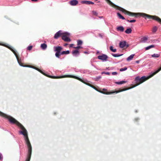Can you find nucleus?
Returning <instances> with one entry per match:
<instances>
[{
	"mask_svg": "<svg viewBox=\"0 0 161 161\" xmlns=\"http://www.w3.org/2000/svg\"><path fill=\"white\" fill-rule=\"evenodd\" d=\"M124 29L122 26H119L117 28V30L118 31H120L123 32L124 31Z\"/></svg>",
	"mask_w": 161,
	"mask_h": 161,
	"instance_id": "a211bd4d",
	"label": "nucleus"
},
{
	"mask_svg": "<svg viewBox=\"0 0 161 161\" xmlns=\"http://www.w3.org/2000/svg\"><path fill=\"white\" fill-rule=\"evenodd\" d=\"M73 45H74L73 44H70L69 45V47H73Z\"/></svg>",
	"mask_w": 161,
	"mask_h": 161,
	"instance_id": "a18cd8bd",
	"label": "nucleus"
},
{
	"mask_svg": "<svg viewBox=\"0 0 161 161\" xmlns=\"http://www.w3.org/2000/svg\"><path fill=\"white\" fill-rule=\"evenodd\" d=\"M110 50L113 52H115L116 51V49H113V47L112 46L110 47Z\"/></svg>",
	"mask_w": 161,
	"mask_h": 161,
	"instance_id": "2f4dec72",
	"label": "nucleus"
},
{
	"mask_svg": "<svg viewBox=\"0 0 161 161\" xmlns=\"http://www.w3.org/2000/svg\"><path fill=\"white\" fill-rule=\"evenodd\" d=\"M69 53V50H67V51H64L61 52V55L64 54H68Z\"/></svg>",
	"mask_w": 161,
	"mask_h": 161,
	"instance_id": "393cba45",
	"label": "nucleus"
},
{
	"mask_svg": "<svg viewBox=\"0 0 161 161\" xmlns=\"http://www.w3.org/2000/svg\"><path fill=\"white\" fill-rule=\"evenodd\" d=\"M101 77L100 76H99L97 78H96V79L95 80H97L101 78Z\"/></svg>",
	"mask_w": 161,
	"mask_h": 161,
	"instance_id": "c03bdc74",
	"label": "nucleus"
},
{
	"mask_svg": "<svg viewBox=\"0 0 161 161\" xmlns=\"http://www.w3.org/2000/svg\"><path fill=\"white\" fill-rule=\"evenodd\" d=\"M32 48V46H30L27 47V49L29 50H31Z\"/></svg>",
	"mask_w": 161,
	"mask_h": 161,
	"instance_id": "4c0bfd02",
	"label": "nucleus"
},
{
	"mask_svg": "<svg viewBox=\"0 0 161 161\" xmlns=\"http://www.w3.org/2000/svg\"><path fill=\"white\" fill-rule=\"evenodd\" d=\"M41 47L43 50H45L47 47V45L45 43H42L41 44Z\"/></svg>",
	"mask_w": 161,
	"mask_h": 161,
	"instance_id": "6ab92c4d",
	"label": "nucleus"
},
{
	"mask_svg": "<svg viewBox=\"0 0 161 161\" xmlns=\"http://www.w3.org/2000/svg\"><path fill=\"white\" fill-rule=\"evenodd\" d=\"M126 82V81H118L115 82L116 84L118 85H121L123 84H124Z\"/></svg>",
	"mask_w": 161,
	"mask_h": 161,
	"instance_id": "a878e982",
	"label": "nucleus"
},
{
	"mask_svg": "<svg viewBox=\"0 0 161 161\" xmlns=\"http://www.w3.org/2000/svg\"><path fill=\"white\" fill-rule=\"evenodd\" d=\"M100 91H101V90H100ZM102 91H103L104 92H107V89H105V88L103 89Z\"/></svg>",
	"mask_w": 161,
	"mask_h": 161,
	"instance_id": "e433bc0d",
	"label": "nucleus"
},
{
	"mask_svg": "<svg viewBox=\"0 0 161 161\" xmlns=\"http://www.w3.org/2000/svg\"><path fill=\"white\" fill-rule=\"evenodd\" d=\"M127 21L130 23H133V22H135L136 21V20L135 19H133V20H129L127 19Z\"/></svg>",
	"mask_w": 161,
	"mask_h": 161,
	"instance_id": "c9c22d12",
	"label": "nucleus"
},
{
	"mask_svg": "<svg viewBox=\"0 0 161 161\" xmlns=\"http://www.w3.org/2000/svg\"><path fill=\"white\" fill-rule=\"evenodd\" d=\"M97 58L103 61H106L108 58V57L106 55L103 54L102 55L98 56Z\"/></svg>",
	"mask_w": 161,
	"mask_h": 161,
	"instance_id": "0eeeda50",
	"label": "nucleus"
},
{
	"mask_svg": "<svg viewBox=\"0 0 161 161\" xmlns=\"http://www.w3.org/2000/svg\"><path fill=\"white\" fill-rule=\"evenodd\" d=\"M2 159V157L1 154L0 153V160H1Z\"/></svg>",
	"mask_w": 161,
	"mask_h": 161,
	"instance_id": "de8ad7c7",
	"label": "nucleus"
},
{
	"mask_svg": "<svg viewBox=\"0 0 161 161\" xmlns=\"http://www.w3.org/2000/svg\"><path fill=\"white\" fill-rule=\"evenodd\" d=\"M61 53H58V52H56V53H55V56L58 58H59V57L60 56V55H61Z\"/></svg>",
	"mask_w": 161,
	"mask_h": 161,
	"instance_id": "473e14b6",
	"label": "nucleus"
},
{
	"mask_svg": "<svg viewBox=\"0 0 161 161\" xmlns=\"http://www.w3.org/2000/svg\"><path fill=\"white\" fill-rule=\"evenodd\" d=\"M151 75H150L149 77H146L145 76H143L141 77V78H140L139 76H137L136 77L135 80V83L136 84L135 85H134L132 87H130L127 88H125L123 89H120L118 91H117V92H122L124 91H126L129 89H130L132 88H134L136 86H138L140 84H141V83H142L147 79H148L149 78H151V77H150V76Z\"/></svg>",
	"mask_w": 161,
	"mask_h": 161,
	"instance_id": "7ed1b4c3",
	"label": "nucleus"
},
{
	"mask_svg": "<svg viewBox=\"0 0 161 161\" xmlns=\"http://www.w3.org/2000/svg\"><path fill=\"white\" fill-rule=\"evenodd\" d=\"M61 31H58L55 34L54 38L56 39H58L61 35H63V33Z\"/></svg>",
	"mask_w": 161,
	"mask_h": 161,
	"instance_id": "6e6552de",
	"label": "nucleus"
},
{
	"mask_svg": "<svg viewBox=\"0 0 161 161\" xmlns=\"http://www.w3.org/2000/svg\"><path fill=\"white\" fill-rule=\"evenodd\" d=\"M139 120V118H135V119H134V120H135V121H138Z\"/></svg>",
	"mask_w": 161,
	"mask_h": 161,
	"instance_id": "37998d69",
	"label": "nucleus"
},
{
	"mask_svg": "<svg viewBox=\"0 0 161 161\" xmlns=\"http://www.w3.org/2000/svg\"><path fill=\"white\" fill-rule=\"evenodd\" d=\"M92 13H93V14H94V15H97V12L95 11H92Z\"/></svg>",
	"mask_w": 161,
	"mask_h": 161,
	"instance_id": "79ce46f5",
	"label": "nucleus"
},
{
	"mask_svg": "<svg viewBox=\"0 0 161 161\" xmlns=\"http://www.w3.org/2000/svg\"><path fill=\"white\" fill-rule=\"evenodd\" d=\"M82 43V42L80 40H78L77 41V45H81Z\"/></svg>",
	"mask_w": 161,
	"mask_h": 161,
	"instance_id": "72a5a7b5",
	"label": "nucleus"
},
{
	"mask_svg": "<svg viewBox=\"0 0 161 161\" xmlns=\"http://www.w3.org/2000/svg\"><path fill=\"white\" fill-rule=\"evenodd\" d=\"M54 49L55 51L59 53H61V51L62 49V47L60 46L54 47Z\"/></svg>",
	"mask_w": 161,
	"mask_h": 161,
	"instance_id": "4468645a",
	"label": "nucleus"
},
{
	"mask_svg": "<svg viewBox=\"0 0 161 161\" xmlns=\"http://www.w3.org/2000/svg\"><path fill=\"white\" fill-rule=\"evenodd\" d=\"M131 32L132 30L130 28L127 29L125 31V32L126 33L128 34L131 33Z\"/></svg>",
	"mask_w": 161,
	"mask_h": 161,
	"instance_id": "5701e85b",
	"label": "nucleus"
},
{
	"mask_svg": "<svg viewBox=\"0 0 161 161\" xmlns=\"http://www.w3.org/2000/svg\"><path fill=\"white\" fill-rule=\"evenodd\" d=\"M70 35V34L68 32L64 33L62 36V38L65 42H69L71 41L69 37Z\"/></svg>",
	"mask_w": 161,
	"mask_h": 161,
	"instance_id": "39448f33",
	"label": "nucleus"
},
{
	"mask_svg": "<svg viewBox=\"0 0 161 161\" xmlns=\"http://www.w3.org/2000/svg\"><path fill=\"white\" fill-rule=\"evenodd\" d=\"M105 1L109 5H110L112 7L115 8L117 7V5L113 3L110 0H105Z\"/></svg>",
	"mask_w": 161,
	"mask_h": 161,
	"instance_id": "f8f14e48",
	"label": "nucleus"
},
{
	"mask_svg": "<svg viewBox=\"0 0 161 161\" xmlns=\"http://www.w3.org/2000/svg\"><path fill=\"white\" fill-rule=\"evenodd\" d=\"M74 78H75V79L78 80H80V81H81V82H82V83L87 85L90 86L91 87V86H92V85L90 84V83H86L85 82V81H84L81 79L80 78L77 77H76V76H74Z\"/></svg>",
	"mask_w": 161,
	"mask_h": 161,
	"instance_id": "9b49d317",
	"label": "nucleus"
},
{
	"mask_svg": "<svg viewBox=\"0 0 161 161\" xmlns=\"http://www.w3.org/2000/svg\"><path fill=\"white\" fill-rule=\"evenodd\" d=\"M74 78H75V79L78 80H80V81H81V82H82V83L87 85L90 86L91 87V86H92V85L90 84V83H86L85 82V81H84L81 79L80 78L77 77H76V76H74Z\"/></svg>",
	"mask_w": 161,
	"mask_h": 161,
	"instance_id": "9d476101",
	"label": "nucleus"
},
{
	"mask_svg": "<svg viewBox=\"0 0 161 161\" xmlns=\"http://www.w3.org/2000/svg\"><path fill=\"white\" fill-rule=\"evenodd\" d=\"M147 37H142L141 40V42H145L147 41Z\"/></svg>",
	"mask_w": 161,
	"mask_h": 161,
	"instance_id": "b1692460",
	"label": "nucleus"
},
{
	"mask_svg": "<svg viewBox=\"0 0 161 161\" xmlns=\"http://www.w3.org/2000/svg\"><path fill=\"white\" fill-rule=\"evenodd\" d=\"M78 3V1L76 0H73L69 2V3L71 6L76 5Z\"/></svg>",
	"mask_w": 161,
	"mask_h": 161,
	"instance_id": "ddd939ff",
	"label": "nucleus"
},
{
	"mask_svg": "<svg viewBox=\"0 0 161 161\" xmlns=\"http://www.w3.org/2000/svg\"><path fill=\"white\" fill-rule=\"evenodd\" d=\"M8 48L10 49L14 54L15 56L18 63L20 65L23 67H32L30 65H24L23 63H22L21 60L19 58V55L16 53V51L14 49L12 48L11 47H8Z\"/></svg>",
	"mask_w": 161,
	"mask_h": 161,
	"instance_id": "20e7f679",
	"label": "nucleus"
},
{
	"mask_svg": "<svg viewBox=\"0 0 161 161\" xmlns=\"http://www.w3.org/2000/svg\"><path fill=\"white\" fill-rule=\"evenodd\" d=\"M102 74H105L107 75H109L110 74L109 72H104L102 73Z\"/></svg>",
	"mask_w": 161,
	"mask_h": 161,
	"instance_id": "ea45409f",
	"label": "nucleus"
},
{
	"mask_svg": "<svg viewBox=\"0 0 161 161\" xmlns=\"http://www.w3.org/2000/svg\"><path fill=\"white\" fill-rule=\"evenodd\" d=\"M68 45V44L67 43H65L64 44V46H66L67 45Z\"/></svg>",
	"mask_w": 161,
	"mask_h": 161,
	"instance_id": "8fccbe9b",
	"label": "nucleus"
},
{
	"mask_svg": "<svg viewBox=\"0 0 161 161\" xmlns=\"http://www.w3.org/2000/svg\"><path fill=\"white\" fill-rule=\"evenodd\" d=\"M73 48H74L76 49H79L80 48H81V47L79 46H77L76 47H74Z\"/></svg>",
	"mask_w": 161,
	"mask_h": 161,
	"instance_id": "58836bf2",
	"label": "nucleus"
},
{
	"mask_svg": "<svg viewBox=\"0 0 161 161\" xmlns=\"http://www.w3.org/2000/svg\"><path fill=\"white\" fill-rule=\"evenodd\" d=\"M91 87L92 88H93L94 89L97 91L103 94H104L108 95V94H113V93H119V92H117V91H113V92H104L103 91H101L100 90H98L94 86H93V85L92 86H91Z\"/></svg>",
	"mask_w": 161,
	"mask_h": 161,
	"instance_id": "423d86ee",
	"label": "nucleus"
},
{
	"mask_svg": "<svg viewBox=\"0 0 161 161\" xmlns=\"http://www.w3.org/2000/svg\"><path fill=\"white\" fill-rule=\"evenodd\" d=\"M155 46L154 45H152L150 46H149L146 47L145 49L146 50H148L154 47Z\"/></svg>",
	"mask_w": 161,
	"mask_h": 161,
	"instance_id": "bb28decb",
	"label": "nucleus"
},
{
	"mask_svg": "<svg viewBox=\"0 0 161 161\" xmlns=\"http://www.w3.org/2000/svg\"><path fill=\"white\" fill-rule=\"evenodd\" d=\"M72 54L74 55L75 56L77 54H79V52L78 50H73L72 52Z\"/></svg>",
	"mask_w": 161,
	"mask_h": 161,
	"instance_id": "aec40b11",
	"label": "nucleus"
},
{
	"mask_svg": "<svg viewBox=\"0 0 161 161\" xmlns=\"http://www.w3.org/2000/svg\"><path fill=\"white\" fill-rule=\"evenodd\" d=\"M158 28L157 27L155 26L153 27L152 29V32L153 33H155L157 31Z\"/></svg>",
	"mask_w": 161,
	"mask_h": 161,
	"instance_id": "cd10ccee",
	"label": "nucleus"
},
{
	"mask_svg": "<svg viewBox=\"0 0 161 161\" xmlns=\"http://www.w3.org/2000/svg\"><path fill=\"white\" fill-rule=\"evenodd\" d=\"M159 23H160V24H161V23H160L159 22H158Z\"/></svg>",
	"mask_w": 161,
	"mask_h": 161,
	"instance_id": "3c124183",
	"label": "nucleus"
},
{
	"mask_svg": "<svg viewBox=\"0 0 161 161\" xmlns=\"http://www.w3.org/2000/svg\"><path fill=\"white\" fill-rule=\"evenodd\" d=\"M117 15L120 19H125V18L123 16H122L120 13H117Z\"/></svg>",
	"mask_w": 161,
	"mask_h": 161,
	"instance_id": "c85d7f7f",
	"label": "nucleus"
},
{
	"mask_svg": "<svg viewBox=\"0 0 161 161\" xmlns=\"http://www.w3.org/2000/svg\"><path fill=\"white\" fill-rule=\"evenodd\" d=\"M32 1H33V2H36L38 0H31Z\"/></svg>",
	"mask_w": 161,
	"mask_h": 161,
	"instance_id": "09e8293b",
	"label": "nucleus"
},
{
	"mask_svg": "<svg viewBox=\"0 0 161 161\" xmlns=\"http://www.w3.org/2000/svg\"><path fill=\"white\" fill-rule=\"evenodd\" d=\"M152 57L158 58L160 56V54H154L151 55Z\"/></svg>",
	"mask_w": 161,
	"mask_h": 161,
	"instance_id": "7c9ffc66",
	"label": "nucleus"
},
{
	"mask_svg": "<svg viewBox=\"0 0 161 161\" xmlns=\"http://www.w3.org/2000/svg\"><path fill=\"white\" fill-rule=\"evenodd\" d=\"M47 77H49V78H53V79H58L59 78H62V76H52L51 75H47Z\"/></svg>",
	"mask_w": 161,
	"mask_h": 161,
	"instance_id": "412c9836",
	"label": "nucleus"
},
{
	"mask_svg": "<svg viewBox=\"0 0 161 161\" xmlns=\"http://www.w3.org/2000/svg\"><path fill=\"white\" fill-rule=\"evenodd\" d=\"M0 116L7 119L10 123L16 124L21 129V130L19 131V133L24 136L25 142L28 148V153L25 161H30L32 153V147L28 137V132L26 130L21 123L14 118L3 113L0 111Z\"/></svg>",
	"mask_w": 161,
	"mask_h": 161,
	"instance_id": "f257e3e1",
	"label": "nucleus"
},
{
	"mask_svg": "<svg viewBox=\"0 0 161 161\" xmlns=\"http://www.w3.org/2000/svg\"><path fill=\"white\" fill-rule=\"evenodd\" d=\"M135 54H132L129 56L128 58H127L126 60L128 61H129L132 59L133 58Z\"/></svg>",
	"mask_w": 161,
	"mask_h": 161,
	"instance_id": "4be33fe9",
	"label": "nucleus"
},
{
	"mask_svg": "<svg viewBox=\"0 0 161 161\" xmlns=\"http://www.w3.org/2000/svg\"><path fill=\"white\" fill-rule=\"evenodd\" d=\"M81 3L82 4H85L87 5L94 4V3L93 2L88 1H82L81 2Z\"/></svg>",
	"mask_w": 161,
	"mask_h": 161,
	"instance_id": "2eb2a0df",
	"label": "nucleus"
},
{
	"mask_svg": "<svg viewBox=\"0 0 161 161\" xmlns=\"http://www.w3.org/2000/svg\"><path fill=\"white\" fill-rule=\"evenodd\" d=\"M112 74L113 75H116L117 74V73L116 72H112Z\"/></svg>",
	"mask_w": 161,
	"mask_h": 161,
	"instance_id": "a19ab883",
	"label": "nucleus"
},
{
	"mask_svg": "<svg viewBox=\"0 0 161 161\" xmlns=\"http://www.w3.org/2000/svg\"><path fill=\"white\" fill-rule=\"evenodd\" d=\"M126 69H127V68L126 67H125L123 68H121L120 69V71H123L125 70Z\"/></svg>",
	"mask_w": 161,
	"mask_h": 161,
	"instance_id": "f704fd0d",
	"label": "nucleus"
},
{
	"mask_svg": "<svg viewBox=\"0 0 161 161\" xmlns=\"http://www.w3.org/2000/svg\"><path fill=\"white\" fill-rule=\"evenodd\" d=\"M31 67H32V68H33L34 69H36V70H38V71H39L42 74H43V75L46 76H47V75H46V74L44 73H43L41 70L40 69H39L36 68V67H33L31 66Z\"/></svg>",
	"mask_w": 161,
	"mask_h": 161,
	"instance_id": "f3484780",
	"label": "nucleus"
},
{
	"mask_svg": "<svg viewBox=\"0 0 161 161\" xmlns=\"http://www.w3.org/2000/svg\"><path fill=\"white\" fill-rule=\"evenodd\" d=\"M123 55V54H112V56L115 57H120L122 56Z\"/></svg>",
	"mask_w": 161,
	"mask_h": 161,
	"instance_id": "c756f323",
	"label": "nucleus"
},
{
	"mask_svg": "<svg viewBox=\"0 0 161 161\" xmlns=\"http://www.w3.org/2000/svg\"><path fill=\"white\" fill-rule=\"evenodd\" d=\"M136 63L138 64V63H139L140 62V60H138L136 61Z\"/></svg>",
	"mask_w": 161,
	"mask_h": 161,
	"instance_id": "49530a36",
	"label": "nucleus"
},
{
	"mask_svg": "<svg viewBox=\"0 0 161 161\" xmlns=\"http://www.w3.org/2000/svg\"><path fill=\"white\" fill-rule=\"evenodd\" d=\"M161 70V67L159 68L157 70L153 73L150 76V77H152L153 75L156 74L159 71H160Z\"/></svg>",
	"mask_w": 161,
	"mask_h": 161,
	"instance_id": "dca6fc26",
	"label": "nucleus"
},
{
	"mask_svg": "<svg viewBox=\"0 0 161 161\" xmlns=\"http://www.w3.org/2000/svg\"><path fill=\"white\" fill-rule=\"evenodd\" d=\"M126 42L125 41L120 42L119 43V47L120 48H124L126 46V47H128V45H126Z\"/></svg>",
	"mask_w": 161,
	"mask_h": 161,
	"instance_id": "1a4fd4ad",
	"label": "nucleus"
},
{
	"mask_svg": "<svg viewBox=\"0 0 161 161\" xmlns=\"http://www.w3.org/2000/svg\"><path fill=\"white\" fill-rule=\"evenodd\" d=\"M96 1H97V0H95Z\"/></svg>",
	"mask_w": 161,
	"mask_h": 161,
	"instance_id": "603ef678",
	"label": "nucleus"
},
{
	"mask_svg": "<svg viewBox=\"0 0 161 161\" xmlns=\"http://www.w3.org/2000/svg\"><path fill=\"white\" fill-rule=\"evenodd\" d=\"M115 8L122 11L125 14H127L129 16H135L136 17H137L138 16H142L145 19H152L153 20H156L158 22L161 23V19L156 16L151 15L142 13H135L130 12L118 6Z\"/></svg>",
	"mask_w": 161,
	"mask_h": 161,
	"instance_id": "f03ea898",
	"label": "nucleus"
}]
</instances>
